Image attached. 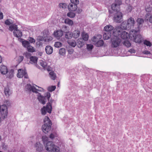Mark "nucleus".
<instances>
[{"instance_id":"f257e3e1","label":"nucleus","mask_w":152,"mask_h":152,"mask_svg":"<svg viewBox=\"0 0 152 152\" xmlns=\"http://www.w3.org/2000/svg\"><path fill=\"white\" fill-rule=\"evenodd\" d=\"M140 31V28L138 26L136 29L132 30L129 32V38L133 40L134 42L136 43H140L142 42L141 36L138 34V32Z\"/></svg>"},{"instance_id":"f03ea898","label":"nucleus","mask_w":152,"mask_h":152,"mask_svg":"<svg viewBox=\"0 0 152 152\" xmlns=\"http://www.w3.org/2000/svg\"><path fill=\"white\" fill-rule=\"evenodd\" d=\"M44 121V124L42 126V129L43 132L46 134L50 130L52 123L48 116L45 117Z\"/></svg>"},{"instance_id":"7ed1b4c3","label":"nucleus","mask_w":152,"mask_h":152,"mask_svg":"<svg viewBox=\"0 0 152 152\" xmlns=\"http://www.w3.org/2000/svg\"><path fill=\"white\" fill-rule=\"evenodd\" d=\"M46 150L50 152H59V148L55 146L53 142L49 141L47 142L45 146Z\"/></svg>"},{"instance_id":"20e7f679","label":"nucleus","mask_w":152,"mask_h":152,"mask_svg":"<svg viewBox=\"0 0 152 152\" xmlns=\"http://www.w3.org/2000/svg\"><path fill=\"white\" fill-rule=\"evenodd\" d=\"M124 23L123 25V28L124 30H126L127 29H129L133 28L135 23V21L133 18L130 17L127 20V23L123 22Z\"/></svg>"},{"instance_id":"39448f33","label":"nucleus","mask_w":152,"mask_h":152,"mask_svg":"<svg viewBox=\"0 0 152 152\" xmlns=\"http://www.w3.org/2000/svg\"><path fill=\"white\" fill-rule=\"evenodd\" d=\"M124 24V23H122L120 26H118L114 29L113 32L114 37H119L122 31V30H124L123 26Z\"/></svg>"},{"instance_id":"423d86ee","label":"nucleus","mask_w":152,"mask_h":152,"mask_svg":"<svg viewBox=\"0 0 152 152\" xmlns=\"http://www.w3.org/2000/svg\"><path fill=\"white\" fill-rule=\"evenodd\" d=\"M50 102H52L51 101L47 103L46 107L44 106L41 109V112L42 114L45 115L46 113L47 112L49 113L51 112L52 107V104Z\"/></svg>"},{"instance_id":"0eeeda50","label":"nucleus","mask_w":152,"mask_h":152,"mask_svg":"<svg viewBox=\"0 0 152 152\" xmlns=\"http://www.w3.org/2000/svg\"><path fill=\"white\" fill-rule=\"evenodd\" d=\"M123 14L120 11H117L114 13L113 18L114 21L120 23L123 21Z\"/></svg>"},{"instance_id":"6e6552de","label":"nucleus","mask_w":152,"mask_h":152,"mask_svg":"<svg viewBox=\"0 0 152 152\" xmlns=\"http://www.w3.org/2000/svg\"><path fill=\"white\" fill-rule=\"evenodd\" d=\"M35 86L37 87L38 88H35L34 86H32L30 84H27L26 87V88L28 90H29V91H32L36 93H37V91H43V88L39 87L36 85H35Z\"/></svg>"},{"instance_id":"1a4fd4ad","label":"nucleus","mask_w":152,"mask_h":152,"mask_svg":"<svg viewBox=\"0 0 152 152\" xmlns=\"http://www.w3.org/2000/svg\"><path fill=\"white\" fill-rule=\"evenodd\" d=\"M0 110L2 118L4 119L7 118L8 114V110L7 106L5 104L1 106L0 105Z\"/></svg>"},{"instance_id":"9d476101","label":"nucleus","mask_w":152,"mask_h":152,"mask_svg":"<svg viewBox=\"0 0 152 152\" xmlns=\"http://www.w3.org/2000/svg\"><path fill=\"white\" fill-rule=\"evenodd\" d=\"M121 40L118 37H113L111 40V47L117 48L120 45Z\"/></svg>"},{"instance_id":"9b49d317","label":"nucleus","mask_w":152,"mask_h":152,"mask_svg":"<svg viewBox=\"0 0 152 152\" xmlns=\"http://www.w3.org/2000/svg\"><path fill=\"white\" fill-rule=\"evenodd\" d=\"M18 73L17 74V76L18 78H22L23 77L26 78H28V76L26 71L22 69H19L18 70Z\"/></svg>"},{"instance_id":"f8f14e48","label":"nucleus","mask_w":152,"mask_h":152,"mask_svg":"<svg viewBox=\"0 0 152 152\" xmlns=\"http://www.w3.org/2000/svg\"><path fill=\"white\" fill-rule=\"evenodd\" d=\"M63 32L61 30L55 31L53 34V36L57 39H59L63 35Z\"/></svg>"},{"instance_id":"ddd939ff","label":"nucleus","mask_w":152,"mask_h":152,"mask_svg":"<svg viewBox=\"0 0 152 152\" xmlns=\"http://www.w3.org/2000/svg\"><path fill=\"white\" fill-rule=\"evenodd\" d=\"M8 72V70L6 66L1 65L0 66V72L2 74L5 75Z\"/></svg>"},{"instance_id":"4468645a","label":"nucleus","mask_w":152,"mask_h":152,"mask_svg":"<svg viewBox=\"0 0 152 152\" xmlns=\"http://www.w3.org/2000/svg\"><path fill=\"white\" fill-rule=\"evenodd\" d=\"M68 8L69 10L71 11H75L77 9V6L76 4L73 3H70L68 6Z\"/></svg>"},{"instance_id":"2eb2a0df","label":"nucleus","mask_w":152,"mask_h":152,"mask_svg":"<svg viewBox=\"0 0 152 152\" xmlns=\"http://www.w3.org/2000/svg\"><path fill=\"white\" fill-rule=\"evenodd\" d=\"M73 37L75 39H77L78 38L80 35V31L78 29L74 30L72 33Z\"/></svg>"},{"instance_id":"dca6fc26","label":"nucleus","mask_w":152,"mask_h":152,"mask_svg":"<svg viewBox=\"0 0 152 152\" xmlns=\"http://www.w3.org/2000/svg\"><path fill=\"white\" fill-rule=\"evenodd\" d=\"M46 53L48 55L51 54L53 51V48L50 46H47L45 49Z\"/></svg>"},{"instance_id":"f3484780","label":"nucleus","mask_w":152,"mask_h":152,"mask_svg":"<svg viewBox=\"0 0 152 152\" xmlns=\"http://www.w3.org/2000/svg\"><path fill=\"white\" fill-rule=\"evenodd\" d=\"M13 33L14 36L18 38L21 37L22 35L21 31L18 30V28L16 30H14Z\"/></svg>"},{"instance_id":"a211bd4d","label":"nucleus","mask_w":152,"mask_h":152,"mask_svg":"<svg viewBox=\"0 0 152 152\" xmlns=\"http://www.w3.org/2000/svg\"><path fill=\"white\" fill-rule=\"evenodd\" d=\"M35 147L37 151H41L43 149L42 145L39 142H37L35 145Z\"/></svg>"},{"instance_id":"6ab92c4d","label":"nucleus","mask_w":152,"mask_h":152,"mask_svg":"<svg viewBox=\"0 0 152 152\" xmlns=\"http://www.w3.org/2000/svg\"><path fill=\"white\" fill-rule=\"evenodd\" d=\"M8 73L7 75V78L10 79H11L14 77V70L13 69H11L7 72Z\"/></svg>"},{"instance_id":"aec40b11","label":"nucleus","mask_w":152,"mask_h":152,"mask_svg":"<svg viewBox=\"0 0 152 152\" xmlns=\"http://www.w3.org/2000/svg\"><path fill=\"white\" fill-rule=\"evenodd\" d=\"M129 34H128L127 32L125 31H122L121 34V38L124 39H126L128 37L129 38Z\"/></svg>"},{"instance_id":"412c9836","label":"nucleus","mask_w":152,"mask_h":152,"mask_svg":"<svg viewBox=\"0 0 152 152\" xmlns=\"http://www.w3.org/2000/svg\"><path fill=\"white\" fill-rule=\"evenodd\" d=\"M30 62L34 64H36L37 63L38 58L37 57L35 56H31L30 57Z\"/></svg>"},{"instance_id":"4be33fe9","label":"nucleus","mask_w":152,"mask_h":152,"mask_svg":"<svg viewBox=\"0 0 152 152\" xmlns=\"http://www.w3.org/2000/svg\"><path fill=\"white\" fill-rule=\"evenodd\" d=\"M38 99L39 101L42 104H44L45 103L46 99L45 97L41 95H39L38 97Z\"/></svg>"},{"instance_id":"5701e85b","label":"nucleus","mask_w":152,"mask_h":152,"mask_svg":"<svg viewBox=\"0 0 152 152\" xmlns=\"http://www.w3.org/2000/svg\"><path fill=\"white\" fill-rule=\"evenodd\" d=\"M113 29V26L110 25H107L104 27V30L106 31L110 32Z\"/></svg>"},{"instance_id":"b1692460","label":"nucleus","mask_w":152,"mask_h":152,"mask_svg":"<svg viewBox=\"0 0 152 152\" xmlns=\"http://www.w3.org/2000/svg\"><path fill=\"white\" fill-rule=\"evenodd\" d=\"M145 9L146 12H151L152 11V4L148 3L145 6Z\"/></svg>"},{"instance_id":"393cba45","label":"nucleus","mask_w":152,"mask_h":152,"mask_svg":"<svg viewBox=\"0 0 152 152\" xmlns=\"http://www.w3.org/2000/svg\"><path fill=\"white\" fill-rule=\"evenodd\" d=\"M82 39L84 41H87L88 39V35L87 33L83 31L82 34Z\"/></svg>"},{"instance_id":"a878e982","label":"nucleus","mask_w":152,"mask_h":152,"mask_svg":"<svg viewBox=\"0 0 152 152\" xmlns=\"http://www.w3.org/2000/svg\"><path fill=\"white\" fill-rule=\"evenodd\" d=\"M82 38L78 39L77 40V46L78 47L81 48L84 45V42Z\"/></svg>"},{"instance_id":"bb28decb","label":"nucleus","mask_w":152,"mask_h":152,"mask_svg":"<svg viewBox=\"0 0 152 152\" xmlns=\"http://www.w3.org/2000/svg\"><path fill=\"white\" fill-rule=\"evenodd\" d=\"M64 23L65 24L70 26H72L73 24V21L69 18H66L65 20Z\"/></svg>"},{"instance_id":"cd10ccee","label":"nucleus","mask_w":152,"mask_h":152,"mask_svg":"<svg viewBox=\"0 0 152 152\" xmlns=\"http://www.w3.org/2000/svg\"><path fill=\"white\" fill-rule=\"evenodd\" d=\"M119 7L117 4H113L111 5L112 9L114 11H115L116 12L117 11H118V8H119Z\"/></svg>"},{"instance_id":"c85d7f7f","label":"nucleus","mask_w":152,"mask_h":152,"mask_svg":"<svg viewBox=\"0 0 152 152\" xmlns=\"http://www.w3.org/2000/svg\"><path fill=\"white\" fill-rule=\"evenodd\" d=\"M104 41L102 40H98L95 44V45L97 47H100L103 46Z\"/></svg>"},{"instance_id":"c756f323","label":"nucleus","mask_w":152,"mask_h":152,"mask_svg":"<svg viewBox=\"0 0 152 152\" xmlns=\"http://www.w3.org/2000/svg\"><path fill=\"white\" fill-rule=\"evenodd\" d=\"M65 37L68 39H71L73 37V34L72 33L70 32H66L65 34Z\"/></svg>"},{"instance_id":"7c9ffc66","label":"nucleus","mask_w":152,"mask_h":152,"mask_svg":"<svg viewBox=\"0 0 152 152\" xmlns=\"http://www.w3.org/2000/svg\"><path fill=\"white\" fill-rule=\"evenodd\" d=\"M17 28V25L15 24H14L10 26L9 29V30L12 31L13 30H16Z\"/></svg>"},{"instance_id":"2f4dec72","label":"nucleus","mask_w":152,"mask_h":152,"mask_svg":"<svg viewBox=\"0 0 152 152\" xmlns=\"http://www.w3.org/2000/svg\"><path fill=\"white\" fill-rule=\"evenodd\" d=\"M68 43L71 46L74 47L76 45V42L73 40H69L67 41Z\"/></svg>"},{"instance_id":"473e14b6","label":"nucleus","mask_w":152,"mask_h":152,"mask_svg":"<svg viewBox=\"0 0 152 152\" xmlns=\"http://www.w3.org/2000/svg\"><path fill=\"white\" fill-rule=\"evenodd\" d=\"M66 52V49L64 48H60L59 50V54L61 56H64Z\"/></svg>"},{"instance_id":"72a5a7b5","label":"nucleus","mask_w":152,"mask_h":152,"mask_svg":"<svg viewBox=\"0 0 152 152\" xmlns=\"http://www.w3.org/2000/svg\"><path fill=\"white\" fill-rule=\"evenodd\" d=\"M27 50L28 52L33 53L35 51V50L34 47L29 45L27 48Z\"/></svg>"},{"instance_id":"f704fd0d","label":"nucleus","mask_w":152,"mask_h":152,"mask_svg":"<svg viewBox=\"0 0 152 152\" xmlns=\"http://www.w3.org/2000/svg\"><path fill=\"white\" fill-rule=\"evenodd\" d=\"M22 44L23 46L26 48H27L30 44L29 42L26 40L22 41Z\"/></svg>"},{"instance_id":"c9c22d12","label":"nucleus","mask_w":152,"mask_h":152,"mask_svg":"<svg viewBox=\"0 0 152 152\" xmlns=\"http://www.w3.org/2000/svg\"><path fill=\"white\" fill-rule=\"evenodd\" d=\"M50 77L53 80H55L56 77L55 74L53 71L50 72L49 73Z\"/></svg>"},{"instance_id":"e433bc0d","label":"nucleus","mask_w":152,"mask_h":152,"mask_svg":"<svg viewBox=\"0 0 152 152\" xmlns=\"http://www.w3.org/2000/svg\"><path fill=\"white\" fill-rule=\"evenodd\" d=\"M98 37L99 38V39H100L102 37V36L101 35H98L96 36H94L92 39V41L94 42H96L98 40H99V39L97 38Z\"/></svg>"},{"instance_id":"4c0bfd02","label":"nucleus","mask_w":152,"mask_h":152,"mask_svg":"<svg viewBox=\"0 0 152 152\" xmlns=\"http://www.w3.org/2000/svg\"><path fill=\"white\" fill-rule=\"evenodd\" d=\"M137 23L138 24V26H139L140 28L139 25H140L141 24H142L144 23V20L143 19L141 18H138L137 20Z\"/></svg>"},{"instance_id":"58836bf2","label":"nucleus","mask_w":152,"mask_h":152,"mask_svg":"<svg viewBox=\"0 0 152 152\" xmlns=\"http://www.w3.org/2000/svg\"><path fill=\"white\" fill-rule=\"evenodd\" d=\"M124 45L127 47H129L131 46L130 42L128 40H125L124 42Z\"/></svg>"},{"instance_id":"ea45409f","label":"nucleus","mask_w":152,"mask_h":152,"mask_svg":"<svg viewBox=\"0 0 152 152\" xmlns=\"http://www.w3.org/2000/svg\"><path fill=\"white\" fill-rule=\"evenodd\" d=\"M67 16L70 18H73L75 17V14L73 12H69L67 14Z\"/></svg>"},{"instance_id":"a19ab883","label":"nucleus","mask_w":152,"mask_h":152,"mask_svg":"<svg viewBox=\"0 0 152 152\" xmlns=\"http://www.w3.org/2000/svg\"><path fill=\"white\" fill-rule=\"evenodd\" d=\"M39 64L44 68H45L47 66V63L42 61H40L39 62Z\"/></svg>"},{"instance_id":"79ce46f5","label":"nucleus","mask_w":152,"mask_h":152,"mask_svg":"<svg viewBox=\"0 0 152 152\" xmlns=\"http://www.w3.org/2000/svg\"><path fill=\"white\" fill-rule=\"evenodd\" d=\"M4 93L6 96H9L10 95V89L8 88H5L4 90Z\"/></svg>"},{"instance_id":"37998d69","label":"nucleus","mask_w":152,"mask_h":152,"mask_svg":"<svg viewBox=\"0 0 152 152\" xmlns=\"http://www.w3.org/2000/svg\"><path fill=\"white\" fill-rule=\"evenodd\" d=\"M62 45V44L60 42H57L55 43L54 46L56 48H59L61 47Z\"/></svg>"},{"instance_id":"c03bdc74","label":"nucleus","mask_w":152,"mask_h":152,"mask_svg":"<svg viewBox=\"0 0 152 152\" xmlns=\"http://www.w3.org/2000/svg\"><path fill=\"white\" fill-rule=\"evenodd\" d=\"M59 6L60 8L63 9L66 8L67 7L66 4L64 3H60L59 5Z\"/></svg>"},{"instance_id":"a18cd8bd","label":"nucleus","mask_w":152,"mask_h":152,"mask_svg":"<svg viewBox=\"0 0 152 152\" xmlns=\"http://www.w3.org/2000/svg\"><path fill=\"white\" fill-rule=\"evenodd\" d=\"M56 88V86H51L49 87L48 88V90L52 92L55 90Z\"/></svg>"},{"instance_id":"49530a36","label":"nucleus","mask_w":152,"mask_h":152,"mask_svg":"<svg viewBox=\"0 0 152 152\" xmlns=\"http://www.w3.org/2000/svg\"><path fill=\"white\" fill-rule=\"evenodd\" d=\"M45 97H46L47 98V99H48L49 102H50V101H51L52 102H50V103L52 104V103L54 101V100H49L50 98V93L49 92L47 93L46 94V96H45Z\"/></svg>"},{"instance_id":"de8ad7c7","label":"nucleus","mask_w":152,"mask_h":152,"mask_svg":"<svg viewBox=\"0 0 152 152\" xmlns=\"http://www.w3.org/2000/svg\"><path fill=\"white\" fill-rule=\"evenodd\" d=\"M23 56H20L18 57L17 60L19 63H20L23 61Z\"/></svg>"},{"instance_id":"09e8293b","label":"nucleus","mask_w":152,"mask_h":152,"mask_svg":"<svg viewBox=\"0 0 152 152\" xmlns=\"http://www.w3.org/2000/svg\"><path fill=\"white\" fill-rule=\"evenodd\" d=\"M144 44L146 45L147 46L150 47L151 46V44L150 42L148 41L145 40L144 42Z\"/></svg>"},{"instance_id":"8fccbe9b","label":"nucleus","mask_w":152,"mask_h":152,"mask_svg":"<svg viewBox=\"0 0 152 152\" xmlns=\"http://www.w3.org/2000/svg\"><path fill=\"white\" fill-rule=\"evenodd\" d=\"M103 38L104 39L107 40L110 38V34L107 35V34L105 33L103 34Z\"/></svg>"},{"instance_id":"3c124183","label":"nucleus","mask_w":152,"mask_h":152,"mask_svg":"<svg viewBox=\"0 0 152 152\" xmlns=\"http://www.w3.org/2000/svg\"><path fill=\"white\" fill-rule=\"evenodd\" d=\"M151 16V14L150 13H148L145 16V19L147 20H149V18H150Z\"/></svg>"},{"instance_id":"603ef678","label":"nucleus","mask_w":152,"mask_h":152,"mask_svg":"<svg viewBox=\"0 0 152 152\" xmlns=\"http://www.w3.org/2000/svg\"><path fill=\"white\" fill-rule=\"evenodd\" d=\"M133 9V7L132 6H131L130 5H128L127 10L129 12H131Z\"/></svg>"},{"instance_id":"864d4df0","label":"nucleus","mask_w":152,"mask_h":152,"mask_svg":"<svg viewBox=\"0 0 152 152\" xmlns=\"http://www.w3.org/2000/svg\"><path fill=\"white\" fill-rule=\"evenodd\" d=\"M28 40L31 43H34L35 42V40L32 37H29Z\"/></svg>"},{"instance_id":"5fc2aeb1","label":"nucleus","mask_w":152,"mask_h":152,"mask_svg":"<svg viewBox=\"0 0 152 152\" xmlns=\"http://www.w3.org/2000/svg\"><path fill=\"white\" fill-rule=\"evenodd\" d=\"M115 4H117L119 7L122 4V1L121 0H116Z\"/></svg>"},{"instance_id":"6e6d98bb","label":"nucleus","mask_w":152,"mask_h":152,"mask_svg":"<svg viewBox=\"0 0 152 152\" xmlns=\"http://www.w3.org/2000/svg\"><path fill=\"white\" fill-rule=\"evenodd\" d=\"M71 3H73L77 5L79 3V0H70Z\"/></svg>"},{"instance_id":"4d7b16f0","label":"nucleus","mask_w":152,"mask_h":152,"mask_svg":"<svg viewBox=\"0 0 152 152\" xmlns=\"http://www.w3.org/2000/svg\"><path fill=\"white\" fill-rule=\"evenodd\" d=\"M36 45L37 47H40L42 46V43L41 42L38 41L36 42Z\"/></svg>"},{"instance_id":"13d9d810","label":"nucleus","mask_w":152,"mask_h":152,"mask_svg":"<svg viewBox=\"0 0 152 152\" xmlns=\"http://www.w3.org/2000/svg\"><path fill=\"white\" fill-rule=\"evenodd\" d=\"M87 47L88 50H91L93 48V45L91 44H88L87 45Z\"/></svg>"},{"instance_id":"bf43d9fd","label":"nucleus","mask_w":152,"mask_h":152,"mask_svg":"<svg viewBox=\"0 0 152 152\" xmlns=\"http://www.w3.org/2000/svg\"><path fill=\"white\" fill-rule=\"evenodd\" d=\"M42 139L43 141L44 142H45L47 141L48 140V137L46 136H44L42 137Z\"/></svg>"},{"instance_id":"052dcab7","label":"nucleus","mask_w":152,"mask_h":152,"mask_svg":"<svg viewBox=\"0 0 152 152\" xmlns=\"http://www.w3.org/2000/svg\"><path fill=\"white\" fill-rule=\"evenodd\" d=\"M56 134L54 133H51L50 135V138L51 139H53L56 136Z\"/></svg>"},{"instance_id":"680f3d73","label":"nucleus","mask_w":152,"mask_h":152,"mask_svg":"<svg viewBox=\"0 0 152 152\" xmlns=\"http://www.w3.org/2000/svg\"><path fill=\"white\" fill-rule=\"evenodd\" d=\"M5 24L7 25H10L12 23L9 20L7 19L5 21Z\"/></svg>"},{"instance_id":"e2e57ef3","label":"nucleus","mask_w":152,"mask_h":152,"mask_svg":"<svg viewBox=\"0 0 152 152\" xmlns=\"http://www.w3.org/2000/svg\"><path fill=\"white\" fill-rule=\"evenodd\" d=\"M129 52L131 53H134L135 51L134 49H130L129 50Z\"/></svg>"},{"instance_id":"0e129e2a","label":"nucleus","mask_w":152,"mask_h":152,"mask_svg":"<svg viewBox=\"0 0 152 152\" xmlns=\"http://www.w3.org/2000/svg\"><path fill=\"white\" fill-rule=\"evenodd\" d=\"M25 56L27 58H28V57L31 56V54L28 53H26L25 54Z\"/></svg>"},{"instance_id":"69168bd1","label":"nucleus","mask_w":152,"mask_h":152,"mask_svg":"<svg viewBox=\"0 0 152 152\" xmlns=\"http://www.w3.org/2000/svg\"><path fill=\"white\" fill-rule=\"evenodd\" d=\"M68 52L69 53L71 54H72L73 52V50H68Z\"/></svg>"},{"instance_id":"338daca9","label":"nucleus","mask_w":152,"mask_h":152,"mask_svg":"<svg viewBox=\"0 0 152 152\" xmlns=\"http://www.w3.org/2000/svg\"><path fill=\"white\" fill-rule=\"evenodd\" d=\"M126 4H129L130 1V0H125Z\"/></svg>"},{"instance_id":"774afa93","label":"nucleus","mask_w":152,"mask_h":152,"mask_svg":"<svg viewBox=\"0 0 152 152\" xmlns=\"http://www.w3.org/2000/svg\"><path fill=\"white\" fill-rule=\"evenodd\" d=\"M149 21L151 23H152V16L149 18Z\"/></svg>"}]
</instances>
